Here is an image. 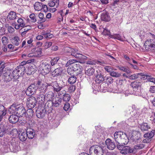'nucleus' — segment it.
I'll list each match as a JSON object with an SVG mask.
<instances>
[{
	"instance_id": "27",
	"label": "nucleus",
	"mask_w": 155,
	"mask_h": 155,
	"mask_svg": "<svg viewBox=\"0 0 155 155\" xmlns=\"http://www.w3.org/2000/svg\"><path fill=\"white\" fill-rule=\"evenodd\" d=\"M17 17L16 13L14 11H11L10 12L7 16L8 21L13 20L15 19Z\"/></svg>"
},
{
	"instance_id": "43",
	"label": "nucleus",
	"mask_w": 155,
	"mask_h": 155,
	"mask_svg": "<svg viewBox=\"0 0 155 155\" xmlns=\"http://www.w3.org/2000/svg\"><path fill=\"white\" fill-rule=\"evenodd\" d=\"M104 81L105 83H107V84H109L112 83L113 82V79L111 77H107L105 78L104 79Z\"/></svg>"
},
{
	"instance_id": "46",
	"label": "nucleus",
	"mask_w": 155,
	"mask_h": 155,
	"mask_svg": "<svg viewBox=\"0 0 155 155\" xmlns=\"http://www.w3.org/2000/svg\"><path fill=\"white\" fill-rule=\"evenodd\" d=\"M17 22L18 23V24L19 26H21V27H24L25 25V22L23 19L21 18H18L17 21Z\"/></svg>"
},
{
	"instance_id": "39",
	"label": "nucleus",
	"mask_w": 155,
	"mask_h": 155,
	"mask_svg": "<svg viewBox=\"0 0 155 155\" xmlns=\"http://www.w3.org/2000/svg\"><path fill=\"white\" fill-rule=\"evenodd\" d=\"M45 96L46 98L48 99V100H51L54 96V93L51 91H49L46 94Z\"/></svg>"
},
{
	"instance_id": "54",
	"label": "nucleus",
	"mask_w": 155,
	"mask_h": 155,
	"mask_svg": "<svg viewBox=\"0 0 155 155\" xmlns=\"http://www.w3.org/2000/svg\"><path fill=\"white\" fill-rule=\"evenodd\" d=\"M7 110L5 109L4 106L2 104H0V114L4 112L6 114Z\"/></svg>"
},
{
	"instance_id": "49",
	"label": "nucleus",
	"mask_w": 155,
	"mask_h": 155,
	"mask_svg": "<svg viewBox=\"0 0 155 155\" xmlns=\"http://www.w3.org/2000/svg\"><path fill=\"white\" fill-rule=\"evenodd\" d=\"M113 38L115 39H117L121 41H124V40L119 34H116L113 36Z\"/></svg>"
},
{
	"instance_id": "20",
	"label": "nucleus",
	"mask_w": 155,
	"mask_h": 155,
	"mask_svg": "<svg viewBox=\"0 0 155 155\" xmlns=\"http://www.w3.org/2000/svg\"><path fill=\"white\" fill-rule=\"evenodd\" d=\"M26 134L28 137L29 139H33L35 134L34 130L31 128H28L27 129Z\"/></svg>"
},
{
	"instance_id": "18",
	"label": "nucleus",
	"mask_w": 155,
	"mask_h": 155,
	"mask_svg": "<svg viewBox=\"0 0 155 155\" xmlns=\"http://www.w3.org/2000/svg\"><path fill=\"white\" fill-rule=\"evenodd\" d=\"M107 148L110 150H113L116 147L115 143L110 139H107L105 141Z\"/></svg>"
},
{
	"instance_id": "4",
	"label": "nucleus",
	"mask_w": 155,
	"mask_h": 155,
	"mask_svg": "<svg viewBox=\"0 0 155 155\" xmlns=\"http://www.w3.org/2000/svg\"><path fill=\"white\" fill-rule=\"evenodd\" d=\"M152 36L151 38L146 41L144 44L145 49L148 51H151L155 48V36L153 35Z\"/></svg>"
},
{
	"instance_id": "62",
	"label": "nucleus",
	"mask_w": 155,
	"mask_h": 155,
	"mask_svg": "<svg viewBox=\"0 0 155 155\" xmlns=\"http://www.w3.org/2000/svg\"><path fill=\"white\" fill-rule=\"evenodd\" d=\"M135 134L134 136H136V138H138V140H139L140 138V137H141V134L140 133V132L139 131H136L135 132Z\"/></svg>"
},
{
	"instance_id": "56",
	"label": "nucleus",
	"mask_w": 155,
	"mask_h": 155,
	"mask_svg": "<svg viewBox=\"0 0 155 155\" xmlns=\"http://www.w3.org/2000/svg\"><path fill=\"white\" fill-rule=\"evenodd\" d=\"M144 147V145L143 143L137 144L134 146V148L136 150L142 149Z\"/></svg>"
},
{
	"instance_id": "55",
	"label": "nucleus",
	"mask_w": 155,
	"mask_h": 155,
	"mask_svg": "<svg viewBox=\"0 0 155 155\" xmlns=\"http://www.w3.org/2000/svg\"><path fill=\"white\" fill-rule=\"evenodd\" d=\"M76 87L74 85L70 86L68 88V90L70 93L73 92L75 90Z\"/></svg>"
},
{
	"instance_id": "25",
	"label": "nucleus",
	"mask_w": 155,
	"mask_h": 155,
	"mask_svg": "<svg viewBox=\"0 0 155 155\" xmlns=\"http://www.w3.org/2000/svg\"><path fill=\"white\" fill-rule=\"evenodd\" d=\"M62 68L59 67L55 69L52 73V75L53 77L58 76L61 74L62 73Z\"/></svg>"
},
{
	"instance_id": "48",
	"label": "nucleus",
	"mask_w": 155,
	"mask_h": 155,
	"mask_svg": "<svg viewBox=\"0 0 155 155\" xmlns=\"http://www.w3.org/2000/svg\"><path fill=\"white\" fill-rule=\"evenodd\" d=\"M59 59L60 58L59 57H57L54 58L52 59L51 60V65L52 66H53L55 64H56Z\"/></svg>"
},
{
	"instance_id": "30",
	"label": "nucleus",
	"mask_w": 155,
	"mask_h": 155,
	"mask_svg": "<svg viewBox=\"0 0 155 155\" xmlns=\"http://www.w3.org/2000/svg\"><path fill=\"white\" fill-rule=\"evenodd\" d=\"M34 115V112L33 110L31 108H29L27 111H25V117H26L31 118Z\"/></svg>"
},
{
	"instance_id": "17",
	"label": "nucleus",
	"mask_w": 155,
	"mask_h": 155,
	"mask_svg": "<svg viewBox=\"0 0 155 155\" xmlns=\"http://www.w3.org/2000/svg\"><path fill=\"white\" fill-rule=\"evenodd\" d=\"M43 93V92L41 91L37 97V100L38 101L39 104H41L42 106L44 105V102L46 97L45 96Z\"/></svg>"
},
{
	"instance_id": "29",
	"label": "nucleus",
	"mask_w": 155,
	"mask_h": 155,
	"mask_svg": "<svg viewBox=\"0 0 155 155\" xmlns=\"http://www.w3.org/2000/svg\"><path fill=\"white\" fill-rule=\"evenodd\" d=\"M11 42L13 45L16 46H18L21 43V41L18 37L15 36L11 39Z\"/></svg>"
},
{
	"instance_id": "61",
	"label": "nucleus",
	"mask_w": 155,
	"mask_h": 155,
	"mask_svg": "<svg viewBox=\"0 0 155 155\" xmlns=\"http://www.w3.org/2000/svg\"><path fill=\"white\" fill-rule=\"evenodd\" d=\"M70 106L69 103H66L64 104V109L65 111L68 110L70 107Z\"/></svg>"
},
{
	"instance_id": "41",
	"label": "nucleus",
	"mask_w": 155,
	"mask_h": 155,
	"mask_svg": "<svg viewBox=\"0 0 155 155\" xmlns=\"http://www.w3.org/2000/svg\"><path fill=\"white\" fill-rule=\"evenodd\" d=\"M77 62V61L76 60H74L73 59H70L68 60L66 64V66L68 67L70 65V66L73 65V64H75V63Z\"/></svg>"
},
{
	"instance_id": "45",
	"label": "nucleus",
	"mask_w": 155,
	"mask_h": 155,
	"mask_svg": "<svg viewBox=\"0 0 155 155\" xmlns=\"http://www.w3.org/2000/svg\"><path fill=\"white\" fill-rule=\"evenodd\" d=\"M2 41L3 45L5 46L8 44V38L5 36H3L2 38Z\"/></svg>"
},
{
	"instance_id": "42",
	"label": "nucleus",
	"mask_w": 155,
	"mask_h": 155,
	"mask_svg": "<svg viewBox=\"0 0 155 155\" xmlns=\"http://www.w3.org/2000/svg\"><path fill=\"white\" fill-rule=\"evenodd\" d=\"M5 128L3 125H0V137H2L5 133Z\"/></svg>"
},
{
	"instance_id": "13",
	"label": "nucleus",
	"mask_w": 155,
	"mask_h": 155,
	"mask_svg": "<svg viewBox=\"0 0 155 155\" xmlns=\"http://www.w3.org/2000/svg\"><path fill=\"white\" fill-rule=\"evenodd\" d=\"M42 67L43 68L41 71V73L43 75L47 74L51 70V65L49 64L45 63L43 64Z\"/></svg>"
},
{
	"instance_id": "19",
	"label": "nucleus",
	"mask_w": 155,
	"mask_h": 155,
	"mask_svg": "<svg viewBox=\"0 0 155 155\" xmlns=\"http://www.w3.org/2000/svg\"><path fill=\"white\" fill-rule=\"evenodd\" d=\"M101 18L102 20L106 21H109L110 20V18L108 12L103 11L101 14Z\"/></svg>"
},
{
	"instance_id": "28",
	"label": "nucleus",
	"mask_w": 155,
	"mask_h": 155,
	"mask_svg": "<svg viewBox=\"0 0 155 155\" xmlns=\"http://www.w3.org/2000/svg\"><path fill=\"white\" fill-rule=\"evenodd\" d=\"M18 116L15 115H11L8 118L9 122L12 124H15L18 121Z\"/></svg>"
},
{
	"instance_id": "22",
	"label": "nucleus",
	"mask_w": 155,
	"mask_h": 155,
	"mask_svg": "<svg viewBox=\"0 0 155 155\" xmlns=\"http://www.w3.org/2000/svg\"><path fill=\"white\" fill-rule=\"evenodd\" d=\"M53 106V103L51 100H48L45 103L44 105V109H46L47 111H51L54 108Z\"/></svg>"
},
{
	"instance_id": "24",
	"label": "nucleus",
	"mask_w": 155,
	"mask_h": 155,
	"mask_svg": "<svg viewBox=\"0 0 155 155\" xmlns=\"http://www.w3.org/2000/svg\"><path fill=\"white\" fill-rule=\"evenodd\" d=\"M140 128L142 131H147L150 129V125L145 122L141 124Z\"/></svg>"
},
{
	"instance_id": "11",
	"label": "nucleus",
	"mask_w": 155,
	"mask_h": 155,
	"mask_svg": "<svg viewBox=\"0 0 155 155\" xmlns=\"http://www.w3.org/2000/svg\"><path fill=\"white\" fill-rule=\"evenodd\" d=\"M10 74L13 78V81L14 82V84L16 85L17 84L19 81L18 79L21 76L18 74L17 69L15 68L12 72V74Z\"/></svg>"
},
{
	"instance_id": "37",
	"label": "nucleus",
	"mask_w": 155,
	"mask_h": 155,
	"mask_svg": "<svg viewBox=\"0 0 155 155\" xmlns=\"http://www.w3.org/2000/svg\"><path fill=\"white\" fill-rule=\"evenodd\" d=\"M76 75H72L68 79V82L70 84H73L76 81V77L75 76Z\"/></svg>"
},
{
	"instance_id": "16",
	"label": "nucleus",
	"mask_w": 155,
	"mask_h": 155,
	"mask_svg": "<svg viewBox=\"0 0 155 155\" xmlns=\"http://www.w3.org/2000/svg\"><path fill=\"white\" fill-rule=\"evenodd\" d=\"M51 86L53 87L54 91L57 93L60 91L63 87L60 85L56 81L52 82Z\"/></svg>"
},
{
	"instance_id": "12",
	"label": "nucleus",
	"mask_w": 155,
	"mask_h": 155,
	"mask_svg": "<svg viewBox=\"0 0 155 155\" xmlns=\"http://www.w3.org/2000/svg\"><path fill=\"white\" fill-rule=\"evenodd\" d=\"M53 103V106L54 107H60L62 104V99L60 97H55L51 101Z\"/></svg>"
},
{
	"instance_id": "52",
	"label": "nucleus",
	"mask_w": 155,
	"mask_h": 155,
	"mask_svg": "<svg viewBox=\"0 0 155 155\" xmlns=\"http://www.w3.org/2000/svg\"><path fill=\"white\" fill-rule=\"evenodd\" d=\"M104 69L106 71L109 73L110 74L113 71V68L110 66H106L104 68Z\"/></svg>"
},
{
	"instance_id": "3",
	"label": "nucleus",
	"mask_w": 155,
	"mask_h": 155,
	"mask_svg": "<svg viewBox=\"0 0 155 155\" xmlns=\"http://www.w3.org/2000/svg\"><path fill=\"white\" fill-rule=\"evenodd\" d=\"M83 70L82 66L79 63H75L73 65L69 66L67 69L68 74L72 75H78L81 73Z\"/></svg>"
},
{
	"instance_id": "1",
	"label": "nucleus",
	"mask_w": 155,
	"mask_h": 155,
	"mask_svg": "<svg viewBox=\"0 0 155 155\" xmlns=\"http://www.w3.org/2000/svg\"><path fill=\"white\" fill-rule=\"evenodd\" d=\"M66 51L67 53H70L71 55L74 57L75 58L79 60V62L81 64H84L85 63V60L87 58L86 56L78 52L77 49H74L71 48L67 47L66 48Z\"/></svg>"
},
{
	"instance_id": "23",
	"label": "nucleus",
	"mask_w": 155,
	"mask_h": 155,
	"mask_svg": "<svg viewBox=\"0 0 155 155\" xmlns=\"http://www.w3.org/2000/svg\"><path fill=\"white\" fill-rule=\"evenodd\" d=\"M2 78L4 81L6 82H8L13 79L11 74H8V72L3 74L2 75Z\"/></svg>"
},
{
	"instance_id": "60",
	"label": "nucleus",
	"mask_w": 155,
	"mask_h": 155,
	"mask_svg": "<svg viewBox=\"0 0 155 155\" xmlns=\"http://www.w3.org/2000/svg\"><path fill=\"white\" fill-rule=\"evenodd\" d=\"M38 16L39 18L41 19V22H43L45 21V19L44 18V14L42 13H39Z\"/></svg>"
},
{
	"instance_id": "34",
	"label": "nucleus",
	"mask_w": 155,
	"mask_h": 155,
	"mask_svg": "<svg viewBox=\"0 0 155 155\" xmlns=\"http://www.w3.org/2000/svg\"><path fill=\"white\" fill-rule=\"evenodd\" d=\"M94 69L93 68L90 67L86 71L85 74L88 76H90L94 74Z\"/></svg>"
},
{
	"instance_id": "21",
	"label": "nucleus",
	"mask_w": 155,
	"mask_h": 155,
	"mask_svg": "<svg viewBox=\"0 0 155 155\" xmlns=\"http://www.w3.org/2000/svg\"><path fill=\"white\" fill-rule=\"evenodd\" d=\"M46 109H42L41 110H38L36 111V115L39 118H43L46 114Z\"/></svg>"
},
{
	"instance_id": "15",
	"label": "nucleus",
	"mask_w": 155,
	"mask_h": 155,
	"mask_svg": "<svg viewBox=\"0 0 155 155\" xmlns=\"http://www.w3.org/2000/svg\"><path fill=\"white\" fill-rule=\"evenodd\" d=\"M35 87V86L34 84L29 86L25 91L26 94L29 96H31L34 94L36 90Z\"/></svg>"
},
{
	"instance_id": "38",
	"label": "nucleus",
	"mask_w": 155,
	"mask_h": 155,
	"mask_svg": "<svg viewBox=\"0 0 155 155\" xmlns=\"http://www.w3.org/2000/svg\"><path fill=\"white\" fill-rule=\"evenodd\" d=\"M107 84L106 83H103L100 86V91L102 92H105L107 90Z\"/></svg>"
},
{
	"instance_id": "57",
	"label": "nucleus",
	"mask_w": 155,
	"mask_h": 155,
	"mask_svg": "<svg viewBox=\"0 0 155 155\" xmlns=\"http://www.w3.org/2000/svg\"><path fill=\"white\" fill-rule=\"evenodd\" d=\"M5 67V65H2L0 68V76H1L2 75H3L4 73H5L7 72H6L5 71H4V70Z\"/></svg>"
},
{
	"instance_id": "50",
	"label": "nucleus",
	"mask_w": 155,
	"mask_h": 155,
	"mask_svg": "<svg viewBox=\"0 0 155 155\" xmlns=\"http://www.w3.org/2000/svg\"><path fill=\"white\" fill-rule=\"evenodd\" d=\"M138 74L139 76L140 75L141 76V77H140V78L143 79H147L148 80V79L150 77V75L144 74L143 73H139Z\"/></svg>"
},
{
	"instance_id": "26",
	"label": "nucleus",
	"mask_w": 155,
	"mask_h": 155,
	"mask_svg": "<svg viewBox=\"0 0 155 155\" xmlns=\"http://www.w3.org/2000/svg\"><path fill=\"white\" fill-rule=\"evenodd\" d=\"M104 81V77L100 73L97 74L96 76L95 81L97 83H100Z\"/></svg>"
},
{
	"instance_id": "8",
	"label": "nucleus",
	"mask_w": 155,
	"mask_h": 155,
	"mask_svg": "<svg viewBox=\"0 0 155 155\" xmlns=\"http://www.w3.org/2000/svg\"><path fill=\"white\" fill-rule=\"evenodd\" d=\"M36 103V100L35 97H29L28 98L26 104L28 108L31 109L33 108L35 106Z\"/></svg>"
},
{
	"instance_id": "44",
	"label": "nucleus",
	"mask_w": 155,
	"mask_h": 155,
	"mask_svg": "<svg viewBox=\"0 0 155 155\" xmlns=\"http://www.w3.org/2000/svg\"><path fill=\"white\" fill-rule=\"evenodd\" d=\"M71 97L70 95L68 94H66L63 97V100L64 101H65L66 103H67L70 100Z\"/></svg>"
},
{
	"instance_id": "53",
	"label": "nucleus",
	"mask_w": 155,
	"mask_h": 155,
	"mask_svg": "<svg viewBox=\"0 0 155 155\" xmlns=\"http://www.w3.org/2000/svg\"><path fill=\"white\" fill-rule=\"evenodd\" d=\"M29 17L32 22H35L36 21L35 15L34 14H31Z\"/></svg>"
},
{
	"instance_id": "10",
	"label": "nucleus",
	"mask_w": 155,
	"mask_h": 155,
	"mask_svg": "<svg viewBox=\"0 0 155 155\" xmlns=\"http://www.w3.org/2000/svg\"><path fill=\"white\" fill-rule=\"evenodd\" d=\"M117 141V143L124 146L127 145L129 141V139L125 134H122L121 137Z\"/></svg>"
},
{
	"instance_id": "64",
	"label": "nucleus",
	"mask_w": 155,
	"mask_h": 155,
	"mask_svg": "<svg viewBox=\"0 0 155 155\" xmlns=\"http://www.w3.org/2000/svg\"><path fill=\"white\" fill-rule=\"evenodd\" d=\"M53 1V0H51L49 1L48 4L50 7H53L55 5V2Z\"/></svg>"
},
{
	"instance_id": "14",
	"label": "nucleus",
	"mask_w": 155,
	"mask_h": 155,
	"mask_svg": "<svg viewBox=\"0 0 155 155\" xmlns=\"http://www.w3.org/2000/svg\"><path fill=\"white\" fill-rule=\"evenodd\" d=\"M25 110L22 105H17L16 114L18 117H23L25 115Z\"/></svg>"
},
{
	"instance_id": "51",
	"label": "nucleus",
	"mask_w": 155,
	"mask_h": 155,
	"mask_svg": "<svg viewBox=\"0 0 155 155\" xmlns=\"http://www.w3.org/2000/svg\"><path fill=\"white\" fill-rule=\"evenodd\" d=\"M58 97H63L66 94V91L64 90H61L58 92Z\"/></svg>"
},
{
	"instance_id": "63",
	"label": "nucleus",
	"mask_w": 155,
	"mask_h": 155,
	"mask_svg": "<svg viewBox=\"0 0 155 155\" xmlns=\"http://www.w3.org/2000/svg\"><path fill=\"white\" fill-rule=\"evenodd\" d=\"M103 32L104 34L105 35H110V31L107 29H104Z\"/></svg>"
},
{
	"instance_id": "6",
	"label": "nucleus",
	"mask_w": 155,
	"mask_h": 155,
	"mask_svg": "<svg viewBox=\"0 0 155 155\" xmlns=\"http://www.w3.org/2000/svg\"><path fill=\"white\" fill-rule=\"evenodd\" d=\"M141 85V83L139 81H135L131 83L130 86L133 88L134 91L135 92L133 94L136 95L139 94V92L140 91V88Z\"/></svg>"
},
{
	"instance_id": "59",
	"label": "nucleus",
	"mask_w": 155,
	"mask_h": 155,
	"mask_svg": "<svg viewBox=\"0 0 155 155\" xmlns=\"http://www.w3.org/2000/svg\"><path fill=\"white\" fill-rule=\"evenodd\" d=\"M139 78V75L134 74L129 76V79L131 80H134Z\"/></svg>"
},
{
	"instance_id": "35",
	"label": "nucleus",
	"mask_w": 155,
	"mask_h": 155,
	"mask_svg": "<svg viewBox=\"0 0 155 155\" xmlns=\"http://www.w3.org/2000/svg\"><path fill=\"white\" fill-rule=\"evenodd\" d=\"M17 106L13 104L11 106L8 110L9 112L11 114H16Z\"/></svg>"
},
{
	"instance_id": "9",
	"label": "nucleus",
	"mask_w": 155,
	"mask_h": 155,
	"mask_svg": "<svg viewBox=\"0 0 155 155\" xmlns=\"http://www.w3.org/2000/svg\"><path fill=\"white\" fill-rule=\"evenodd\" d=\"M35 66L31 65L29 63L26 64L25 72L26 73L29 75L33 74L36 71V69L35 68Z\"/></svg>"
},
{
	"instance_id": "33",
	"label": "nucleus",
	"mask_w": 155,
	"mask_h": 155,
	"mask_svg": "<svg viewBox=\"0 0 155 155\" xmlns=\"http://www.w3.org/2000/svg\"><path fill=\"white\" fill-rule=\"evenodd\" d=\"M34 7L36 10L40 11L42 9L43 5L42 3L37 2L35 3Z\"/></svg>"
},
{
	"instance_id": "36",
	"label": "nucleus",
	"mask_w": 155,
	"mask_h": 155,
	"mask_svg": "<svg viewBox=\"0 0 155 155\" xmlns=\"http://www.w3.org/2000/svg\"><path fill=\"white\" fill-rule=\"evenodd\" d=\"M28 137L26 133L22 132L21 134H19V138L22 141H25Z\"/></svg>"
},
{
	"instance_id": "2",
	"label": "nucleus",
	"mask_w": 155,
	"mask_h": 155,
	"mask_svg": "<svg viewBox=\"0 0 155 155\" xmlns=\"http://www.w3.org/2000/svg\"><path fill=\"white\" fill-rule=\"evenodd\" d=\"M104 144L95 145L91 146L89 150L91 155H103L105 151L106 147Z\"/></svg>"
},
{
	"instance_id": "31",
	"label": "nucleus",
	"mask_w": 155,
	"mask_h": 155,
	"mask_svg": "<svg viewBox=\"0 0 155 155\" xmlns=\"http://www.w3.org/2000/svg\"><path fill=\"white\" fill-rule=\"evenodd\" d=\"M124 134L120 131L116 132L114 134V140L116 143L117 142V140L118 141L119 138L121 137L122 134Z\"/></svg>"
},
{
	"instance_id": "7",
	"label": "nucleus",
	"mask_w": 155,
	"mask_h": 155,
	"mask_svg": "<svg viewBox=\"0 0 155 155\" xmlns=\"http://www.w3.org/2000/svg\"><path fill=\"white\" fill-rule=\"evenodd\" d=\"M26 64H27V62L25 61H23L19 65L15 68L18 71L19 74H20L21 76L24 74L25 71H26Z\"/></svg>"
},
{
	"instance_id": "58",
	"label": "nucleus",
	"mask_w": 155,
	"mask_h": 155,
	"mask_svg": "<svg viewBox=\"0 0 155 155\" xmlns=\"http://www.w3.org/2000/svg\"><path fill=\"white\" fill-rule=\"evenodd\" d=\"M36 51L35 53L36 54H37L38 56L40 55L42 53V49L40 48H36Z\"/></svg>"
},
{
	"instance_id": "5",
	"label": "nucleus",
	"mask_w": 155,
	"mask_h": 155,
	"mask_svg": "<svg viewBox=\"0 0 155 155\" xmlns=\"http://www.w3.org/2000/svg\"><path fill=\"white\" fill-rule=\"evenodd\" d=\"M11 145H6L5 147V150L4 151L5 153L8 152L9 150H11V148L13 149L12 151L13 152H15L17 151L18 148V143L15 142H14L13 140L11 142Z\"/></svg>"
},
{
	"instance_id": "40",
	"label": "nucleus",
	"mask_w": 155,
	"mask_h": 155,
	"mask_svg": "<svg viewBox=\"0 0 155 155\" xmlns=\"http://www.w3.org/2000/svg\"><path fill=\"white\" fill-rule=\"evenodd\" d=\"M110 75L114 78H117L121 76V75L120 73L113 71L111 73H110Z\"/></svg>"
},
{
	"instance_id": "32",
	"label": "nucleus",
	"mask_w": 155,
	"mask_h": 155,
	"mask_svg": "<svg viewBox=\"0 0 155 155\" xmlns=\"http://www.w3.org/2000/svg\"><path fill=\"white\" fill-rule=\"evenodd\" d=\"M155 133V130H153L150 132L147 133L143 135V137H144L150 139L153 137Z\"/></svg>"
},
{
	"instance_id": "47",
	"label": "nucleus",
	"mask_w": 155,
	"mask_h": 155,
	"mask_svg": "<svg viewBox=\"0 0 155 155\" xmlns=\"http://www.w3.org/2000/svg\"><path fill=\"white\" fill-rule=\"evenodd\" d=\"M40 88L41 90H42V92L43 93H45L47 91L48 85H46V84H42L41 85V86Z\"/></svg>"
}]
</instances>
